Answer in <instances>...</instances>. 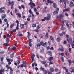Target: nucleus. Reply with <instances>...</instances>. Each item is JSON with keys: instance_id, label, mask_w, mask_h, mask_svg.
Segmentation results:
<instances>
[{"instance_id": "3c124183", "label": "nucleus", "mask_w": 74, "mask_h": 74, "mask_svg": "<svg viewBox=\"0 0 74 74\" xmlns=\"http://www.w3.org/2000/svg\"><path fill=\"white\" fill-rule=\"evenodd\" d=\"M40 40L38 39L37 40V42H40Z\"/></svg>"}, {"instance_id": "58836bf2", "label": "nucleus", "mask_w": 74, "mask_h": 74, "mask_svg": "<svg viewBox=\"0 0 74 74\" xmlns=\"http://www.w3.org/2000/svg\"><path fill=\"white\" fill-rule=\"evenodd\" d=\"M16 23H17V25H18L19 24V22H18V21L17 20L16 21Z\"/></svg>"}, {"instance_id": "774afa93", "label": "nucleus", "mask_w": 74, "mask_h": 74, "mask_svg": "<svg viewBox=\"0 0 74 74\" xmlns=\"http://www.w3.org/2000/svg\"><path fill=\"white\" fill-rule=\"evenodd\" d=\"M48 74H52V73L50 72L49 71H48Z\"/></svg>"}, {"instance_id": "f704fd0d", "label": "nucleus", "mask_w": 74, "mask_h": 74, "mask_svg": "<svg viewBox=\"0 0 74 74\" xmlns=\"http://www.w3.org/2000/svg\"><path fill=\"white\" fill-rule=\"evenodd\" d=\"M4 59V57H2L1 58V62L3 61V60Z\"/></svg>"}, {"instance_id": "13d9d810", "label": "nucleus", "mask_w": 74, "mask_h": 74, "mask_svg": "<svg viewBox=\"0 0 74 74\" xmlns=\"http://www.w3.org/2000/svg\"><path fill=\"white\" fill-rule=\"evenodd\" d=\"M58 71V69H55V72H57Z\"/></svg>"}, {"instance_id": "b1692460", "label": "nucleus", "mask_w": 74, "mask_h": 74, "mask_svg": "<svg viewBox=\"0 0 74 74\" xmlns=\"http://www.w3.org/2000/svg\"><path fill=\"white\" fill-rule=\"evenodd\" d=\"M14 23H12V24H11L10 25V28H12L13 27V26H14Z\"/></svg>"}, {"instance_id": "1a4fd4ad", "label": "nucleus", "mask_w": 74, "mask_h": 74, "mask_svg": "<svg viewBox=\"0 0 74 74\" xmlns=\"http://www.w3.org/2000/svg\"><path fill=\"white\" fill-rule=\"evenodd\" d=\"M69 10L70 8H68L67 9H65V10H63V12H64L66 11H69Z\"/></svg>"}, {"instance_id": "2f4dec72", "label": "nucleus", "mask_w": 74, "mask_h": 74, "mask_svg": "<svg viewBox=\"0 0 74 74\" xmlns=\"http://www.w3.org/2000/svg\"><path fill=\"white\" fill-rule=\"evenodd\" d=\"M61 59L62 60V61L63 62H64V58L63 57H61Z\"/></svg>"}, {"instance_id": "c03bdc74", "label": "nucleus", "mask_w": 74, "mask_h": 74, "mask_svg": "<svg viewBox=\"0 0 74 74\" xmlns=\"http://www.w3.org/2000/svg\"><path fill=\"white\" fill-rule=\"evenodd\" d=\"M50 38H51V40H53V38H52V36H50Z\"/></svg>"}, {"instance_id": "5701e85b", "label": "nucleus", "mask_w": 74, "mask_h": 74, "mask_svg": "<svg viewBox=\"0 0 74 74\" xmlns=\"http://www.w3.org/2000/svg\"><path fill=\"white\" fill-rule=\"evenodd\" d=\"M14 53H12V54L11 55V56H10L11 58H13L14 57Z\"/></svg>"}, {"instance_id": "e2e57ef3", "label": "nucleus", "mask_w": 74, "mask_h": 74, "mask_svg": "<svg viewBox=\"0 0 74 74\" xmlns=\"http://www.w3.org/2000/svg\"><path fill=\"white\" fill-rule=\"evenodd\" d=\"M66 37L67 38H69V36L68 35H66Z\"/></svg>"}, {"instance_id": "603ef678", "label": "nucleus", "mask_w": 74, "mask_h": 74, "mask_svg": "<svg viewBox=\"0 0 74 74\" xmlns=\"http://www.w3.org/2000/svg\"><path fill=\"white\" fill-rule=\"evenodd\" d=\"M6 24L7 25V27H9V23H8V22L6 23Z\"/></svg>"}, {"instance_id": "a18cd8bd", "label": "nucleus", "mask_w": 74, "mask_h": 74, "mask_svg": "<svg viewBox=\"0 0 74 74\" xmlns=\"http://www.w3.org/2000/svg\"><path fill=\"white\" fill-rule=\"evenodd\" d=\"M49 65L51 64H53V63L52 62H51V61H50V62H49Z\"/></svg>"}, {"instance_id": "e433bc0d", "label": "nucleus", "mask_w": 74, "mask_h": 74, "mask_svg": "<svg viewBox=\"0 0 74 74\" xmlns=\"http://www.w3.org/2000/svg\"><path fill=\"white\" fill-rule=\"evenodd\" d=\"M5 7H2L1 8H0V10H2L3 9H5Z\"/></svg>"}, {"instance_id": "f3484780", "label": "nucleus", "mask_w": 74, "mask_h": 74, "mask_svg": "<svg viewBox=\"0 0 74 74\" xmlns=\"http://www.w3.org/2000/svg\"><path fill=\"white\" fill-rule=\"evenodd\" d=\"M6 59L7 60V62H10V59H9V57H7Z\"/></svg>"}, {"instance_id": "4468645a", "label": "nucleus", "mask_w": 74, "mask_h": 74, "mask_svg": "<svg viewBox=\"0 0 74 74\" xmlns=\"http://www.w3.org/2000/svg\"><path fill=\"white\" fill-rule=\"evenodd\" d=\"M54 71V69L53 68H50V72H52Z\"/></svg>"}, {"instance_id": "a211bd4d", "label": "nucleus", "mask_w": 74, "mask_h": 74, "mask_svg": "<svg viewBox=\"0 0 74 74\" xmlns=\"http://www.w3.org/2000/svg\"><path fill=\"white\" fill-rule=\"evenodd\" d=\"M12 49L14 51H16V48L15 47L13 46L12 47Z\"/></svg>"}, {"instance_id": "7c9ffc66", "label": "nucleus", "mask_w": 74, "mask_h": 74, "mask_svg": "<svg viewBox=\"0 0 74 74\" xmlns=\"http://www.w3.org/2000/svg\"><path fill=\"white\" fill-rule=\"evenodd\" d=\"M3 16H2V19H3V18H5V17L6 16V15H5V14Z\"/></svg>"}, {"instance_id": "49530a36", "label": "nucleus", "mask_w": 74, "mask_h": 74, "mask_svg": "<svg viewBox=\"0 0 74 74\" xmlns=\"http://www.w3.org/2000/svg\"><path fill=\"white\" fill-rule=\"evenodd\" d=\"M6 67L7 69H9V65H6Z\"/></svg>"}, {"instance_id": "473e14b6", "label": "nucleus", "mask_w": 74, "mask_h": 74, "mask_svg": "<svg viewBox=\"0 0 74 74\" xmlns=\"http://www.w3.org/2000/svg\"><path fill=\"white\" fill-rule=\"evenodd\" d=\"M32 45V44L31 43V42H29V46H30V47H31Z\"/></svg>"}, {"instance_id": "c85d7f7f", "label": "nucleus", "mask_w": 74, "mask_h": 74, "mask_svg": "<svg viewBox=\"0 0 74 74\" xmlns=\"http://www.w3.org/2000/svg\"><path fill=\"white\" fill-rule=\"evenodd\" d=\"M18 25L17 24V27H16V30H18L19 29V28H18Z\"/></svg>"}, {"instance_id": "79ce46f5", "label": "nucleus", "mask_w": 74, "mask_h": 74, "mask_svg": "<svg viewBox=\"0 0 74 74\" xmlns=\"http://www.w3.org/2000/svg\"><path fill=\"white\" fill-rule=\"evenodd\" d=\"M27 23H28V22L27 21H25V25H26Z\"/></svg>"}, {"instance_id": "5fc2aeb1", "label": "nucleus", "mask_w": 74, "mask_h": 74, "mask_svg": "<svg viewBox=\"0 0 74 74\" xmlns=\"http://www.w3.org/2000/svg\"><path fill=\"white\" fill-rule=\"evenodd\" d=\"M29 42H32V40H31V39H29Z\"/></svg>"}, {"instance_id": "f03ea898", "label": "nucleus", "mask_w": 74, "mask_h": 74, "mask_svg": "<svg viewBox=\"0 0 74 74\" xmlns=\"http://www.w3.org/2000/svg\"><path fill=\"white\" fill-rule=\"evenodd\" d=\"M51 19V16L50 15V14L49 13L47 14V20H49Z\"/></svg>"}, {"instance_id": "a19ab883", "label": "nucleus", "mask_w": 74, "mask_h": 74, "mask_svg": "<svg viewBox=\"0 0 74 74\" xmlns=\"http://www.w3.org/2000/svg\"><path fill=\"white\" fill-rule=\"evenodd\" d=\"M18 36H23V35L22 34H20L18 35Z\"/></svg>"}, {"instance_id": "dca6fc26", "label": "nucleus", "mask_w": 74, "mask_h": 74, "mask_svg": "<svg viewBox=\"0 0 74 74\" xmlns=\"http://www.w3.org/2000/svg\"><path fill=\"white\" fill-rule=\"evenodd\" d=\"M64 48H59L58 49L59 51H64Z\"/></svg>"}, {"instance_id": "9d476101", "label": "nucleus", "mask_w": 74, "mask_h": 74, "mask_svg": "<svg viewBox=\"0 0 74 74\" xmlns=\"http://www.w3.org/2000/svg\"><path fill=\"white\" fill-rule=\"evenodd\" d=\"M47 54L49 55L50 56H52L51 52L50 51L47 52Z\"/></svg>"}, {"instance_id": "2eb2a0df", "label": "nucleus", "mask_w": 74, "mask_h": 74, "mask_svg": "<svg viewBox=\"0 0 74 74\" xmlns=\"http://www.w3.org/2000/svg\"><path fill=\"white\" fill-rule=\"evenodd\" d=\"M69 42L71 44L73 43V41H72V39L71 38H69Z\"/></svg>"}, {"instance_id": "680f3d73", "label": "nucleus", "mask_w": 74, "mask_h": 74, "mask_svg": "<svg viewBox=\"0 0 74 74\" xmlns=\"http://www.w3.org/2000/svg\"><path fill=\"white\" fill-rule=\"evenodd\" d=\"M48 72L47 71H45V73H44V74H47V73Z\"/></svg>"}, {"instance_id": "6e6552de", "label": "nucleus", "mask_w": 74, "mask_h": 74, "mask_svg": "<svg viewBox=\"0 0 74 74\" xmlns=\"http://www.w3.org/2000/svg\"><path fill=\"white\" fill-rule=\"evenodd\" d=\"M4 70L3 69H1V70H0V74H3L2 73H4Z\"/></svg>"}, {"instance_id": "09e8293b", "label": "nucleus", "mask_w": 74, "mask_h": 74, "mask_svg": "<svg viewBox=\"0 0 74 74\" xmlns=\"http://www.w3.org/2000/svg\"><path fill=\"white\" fill-rule=\"evenodd\" d=\"M32 4L33 6L34 7H35L36 6L35 4H34V3H32Z\"/></svg>"}, {"instance_id": "c756f323", "label": "nucleus", "mask_w": 74, "mask_h": 74, "mask_svg": "<svg viewBox=\"0 0 74 74\" xmlns=\"http://www.w3.org/2000/svg\"><path fill=\"white\" fill-rule=\"evenodd\" d=\"M58 13V12L57 11H55L54 12H53V14H57Z\"/></svg>"}, {"instance_id": "0eeeda50", "label": "nucleus", "mask_w": 74, "mask_h": 74, "mask_svg": "<svg viewBox=\"0 0 74 74\" xmlns=\"http://www.w3.org/2000/svg\"><path fill=\"white\" fill-rule=\"evenodd\" d=\"M63 17L64 16H63L62 14H61L60 15H59V17L60 18V19H61L62 20L63 19Z\"/></svg>"}, {"instance_id": "423d86ee", "label": "nucleus", "mask_w": 74, "mask_h": 74, "mask_svg": "<svg viewBox=\"0 0 74 74\" xmlns=\"http://www.w3.org/2000/svg\"><path fill=\"white\" fill-rule=\"evenodd\" d=\"M66 25L67 26L69 27H71L73 26L71 24H68V23H67Z\"/></svg>"}, {"instance_id": "f8f14e48", "label": "nucleus", "mask_w": 74, "mask_h": 74, "mask_svg": "<svg viewBox=\"0 0 74 74\" xmlns=\"http://www.w3.org/2000/svg\"><path fill=\"white\" fill-rule=\"evenodd\" d=\"M53 59V57H50V58H49L48 60L50 62H51L52 60Z\"/></svg>"}, {"instance_id": "aec40b11", "label": "nucleus", "mask_w": 74, "mask_h": 74, "mask_svg": "<svg viewBox=\"0 0 74 74\" xmlns=\"http://www.w3.org/2000/svg\"><path fill=\"white\" fill-rule=\"evenodd\" d=\"M68 62H69V66H70L71 64V63H72L71 60H68Z\"/></svg>"}, {"instance_id": "a878e982", "label": "nucleus", "mask_w": 74, "mask_h": 74, "mask_svg": "<svg viewBox=\"0 0 74 74\" xmlns=\"http://www.w3.org/2000/svg\"><path fill=\"white\" fill-rule=\"evenodd\" d=\"M0 10V13H5V12L4 11V10Z\"/></svg>"}, {"instance_id": "338daca9", "label": "nucleus", "mask_w": 74, "mask_h": 74, "mask_svg": "<svg viewBox=\"0 0 74 74\" xmlns=\"http://www.w3.org/2000/svg\"><path fill=\"white\" fill-rule=\"evenodd\" d=\"M1 53L2 54H3L4 53V51H2L1 52Z\"/></svg>"}, {"instance_id": "4d7b16f0", "label": "nucleus", "mask_w": 74, "mask_h": 74, "mask_svg": "<svg viewBox=\"0 0 74 74\" xmlns=\"http://www.w3.org/2000/svg\"><path fill=\"white\" fill-rule=\"evenodd\" d=\"M7 20V18H5L4 19V21L5 22H6Z\"/></svg>"}, {"instance_id": "72a5a7b5", "label": "nucleus", "mask_w": 74, "mask_h": 74, "mask_svg": "<svg viewBox=\"0 0 74 74\" xmlns=\"http://www.w3.org/2000/svg\"><path fill=\"white\" fill-rule=\"evenodd\" d=\"M23 64H27V63H26V61H23Z\"/></svg>"}, {"instance_id": "864d4df0", "label": "nucleus", "mask_w": 74, "mask_h": 74, "mask_svg": "<svg viewBox=\"0 0 74 74\" xmlns=\"http://www.w3.org/2000/svg\"><path fill=\"white\" fill-rule=\"evenodd\" d=\"M29 13H30V14H32V10H31V9H30V10H29Z\"/></svg>"}, {"instance_id": "4be33fe9", "label": "nucleus", "mask_w": 74, "mask_h": 74, "mask_svg": "<svg viewBox=\"0 0 74 74\" xmlns=\"http://www.w3.org/2000/svg\"><path fill=\"white\" fill-rule=\"evenodd\" d=\"M57 41L59 42L60 41V38L59 37H58V38H57Z\"/></svg>"}, {"instance_id": "69168bd1", "label": "nucleus", "mask_w": 74, "mask_h": 74, "mask_svg": "<svg viewBox=\"0 0 74 74\" xmlns=\"http://www.w3.org/2000/svg\"><path fill=\"white\" fill-rule=\"evenodd\" d=\"M56 10L58 12V11L59 10V9L58 8H56Z\"/></svg>"}, {"instance_id": "6e6d98bb", "label": "nucleus", "mask_w": 74, "mask_h": 74, "mask_svg": "<svg viewBox=\"0 0 74 74\" xmlns=\"http://www.w3.org/2000/svg\"><path fill=\"white\" fill-rule=\"evenodd\" d=\"M34 11H35V12H37V9L36 8H34Z\"/></svg>"}, {"instance_id": "f257e3e1", "label": "nucleus", "mask_w": 74, "mask_h": 74, "mask_svg": "<svg viewBox=\"0 0 74 74\" xmlns=\"http://www.w3.org/2000/svg\"><path fill=\"white\" fill-rule=\"evenodd\" d=\"M8 4L9 5L12 4V7H11V9H12L13 8V5H14V2L13 1H12V2H10V0H8Z\"/></svg>"}, {"instance_id": "412c9836", "label": "nucleus", "mask_w": 74, "mask_h": 74, "mask_svg": "<svg viewBox=\"0 0 74 74\" xmlns=\"http://www.w3.org/2000/svg\"><path fill=\"white\" fill-rule=\"evenodd\" d=\"M53 7L54 8H56L57 7V4L55 3H53Z\"/></svg>"}, {"instance_id": "8fccbe9b", "label": "nucleus", "mask_w": 74, "mask_h": 74, "mask_svg": "<svg viewBox=\"0 0 74 74\" xmlns=\"http://www.w3.org/2000/svg\"><path fill=\"white\" fill-rule=\"evenodd\" d=\"M21 8H23V9H25L24 6V5H21Z\"/></svg>"}, {"instance_id": "7ed1b4c3", "label": "nucleus", "mask_w": 74, "mask_h": 74, "mask_svg": "<svg viewBox=\"0 0 74 74\" xmlns=\"http://www.w3.org/2000/svg\"><path fill=\"white\" fill-rule=\"evenodd\" d=\"M60 2H64V4H65V6L66 5V0H60Z\"/></svg>"}, {"instance_id": "39448f33", "label": "nucleus", "mask_w": 74, "mask_h": 74, "mask_svg": "<svg viewBox=\"0 0 74 74\" xmlns=\"http://www.w3.org/2000/svg\"><path fill=\"white\" fill-rule=\"evenodd\" d=\"M69 6L71 8L73 7L74 6V4H73V2H70Z\"/></svg>"}, {"instance_id": "bb28decb", "label": "nucleus", "mask_w": 74, "mask_h": 74, "mask_svg": "<svg viewBox=\"0 0 74 74\" xmlns=\"http://www.w3.org/2000/svg\"><path fill=\"white\" fill-rule=\"evenodd\" d=\"M6 41L7 43H9L10 42L8 38L6 39Z\"/></svg>"}, {"instance_id": "6ab92c4d", "label": "nucleus", "mask_w": 74, "mask_h": 74, "mask_svg": "<svg viewBox=\"0 0 74 74\" xmlns=\"http://www.w3.org/2000/svg\"><path fill=\"white\" fill-rule=\"evenodd\" d=\"M9 43H4L3 44V45L6 46V47H8V46H9Z\"/></svg>"}, {"instance_id": "4c0bfd02", "label": "nucleus", "mask_w": 74, "mask_h": 74, "mask_svg": "<svg viewBox=\"0 0 74 74\" xmlns=\"http://www.w3.org/2000/svg\"><path fill=\"white\" fill-rule=\"evenodd\" d=\"M41 62L43 63V64L45 65L46 64V61H42Z\"/></svg>"}, {"instance_id": "c9c22d12", "label": "nucleus", "mask_w": 74, "mask_h": 74, "mask_svg": "<svg viewBox=\"0 0 74 74\" xmlns=\"http://www.w3.org/2000/svg\"><path fill=\"white\" fill-rule=\"evenodd\" d=\"M48 33H46L45 35V37L46 38H47L48 37Z\"/></svg>"}, {"instance_id": "bf43d9fd", "label": "nucleus", "mask_w": 74, "mask_h": 74, "mask_svg": "<svg viewBox=\"0 0 74 74\" xmlns=\"http://www.w3.org/2000/svg\"><path fill=\"white\" fill-rule=\"evenodd\" d=\"M27 33L28 34V35H29V36H30L31 35V34H30V33L29 32H27Z\"/></svg>"}, {"instance_id": "cd10ccee", "label": "nucleus", "mask_w": 74, "mask_h": 74, "mask_svg": "<svg viewBox=\"0 0 74 74\" xmlns=\"http://www.w3.org/2000/svg\"><path fill=\"white\" fill-rule=\"evenodd\" d=\"M36 27V24L32 25V27Z\"/></svg>"}, {"instance_id": "393cba45", "label": "nucleus", "mask_w": 74, "mask_h": 74, "mask_svg": "<svg viewBox=\"0 0 74 74\" xmlns=\"http://www.w3.org/2000/svg\"><path fill=\"white\" fill-rule=\"evenodd\" d=\"M16 15L18 16L19 17V18H21V14H19V13H17L16 14Z\"/></svg>"}, {"instance_id": "20e7f679", "label": "nucleus", "mask_w": 74, "mask_h": 74, "mask_svg": "<svg viewBox=\"0 0 74 74\" xmlns=\"http://www.w3.org/2000/svg\"><path fill=\"white\" fill-rule=\"evenodd\" d=\"M40 44L44 46L45 47H47V44L46 42L44 44H43V42H41Z\"/></svg>"}, {"instance_id": "ea45409f", "label": "nucleus", "mask_w": 74, "mask_h": 74, "mask_svg": "<svg viewBox=\"0 0 74 74\" xmlns=\"http://www.w3.org/2000/svg\"><path fill=\"white\" fill-rule=\"evenodd\" d=\"M40 69L41 70H43V71H44V70H45V69H44V68H42V67H41Z\"/></svg>"}, {"instance_id": "ddd939ff", "label": "nucleus", "mask_w": 74, "mask_h": 74, "mask_svg": "<svg viewBox=\"0 0 74 74\" xmlns=\"http://www.w3.org/2000/svg\"><path fill=\"white\" fill-rule=\"evenodd\" d=\"M24 24H20V28L21 29H23L24 27Z\"/></svg>"}, {"instance_id": "9b49d317", "label": "nucleus", "mask_w": 74, "mask_h": 74, "mask_svg": "<svg viewBox=\"0 0 74 74\" xmlns=\"http://www.w3.org/2000/svg\"><path fill=\"white\" fill-rule=\"evenodd\" d=\"M61 29L62 30H64L66 29V28L63 27L64 25H61Z\"/></svg>"}, {"instance_id": "0e129e2a", "label": "nucleus", "mask_w": 74, "mask_h": 74, "mask_svg": "<svg viewBox=\"0 0 74 74\" xmlns=\"http://www.w3.org/2000/svg\"><path fill=\"white\" fill-rule=\"evenodd\" d=\"M32 4V2H30V3L29 4V5H31Z\"/></svg>"}, {"instance_id": "37998d69", "label": "nucleus", "mask_w": 74, "mask_h": 74, "mask_svg": "<svg viewBox=\"0 0 74 74\" xmlns=\"http://www.w3.org/2000/svg\"><path fill=\"white\" fill-rule=\"evenodd\" d=\"M40 44L38 43L37 45V47H40Z\"/></svg>"}, {"instance_id": "052dcab7", "label": "nucleus", "mask_w": 74, "mask_h": 74, "mask_svg": "<svg viewBox=\"0 0 74 74\" xmlns=\"http://www.w3.org/2000/svg\"><path fill=\"white\" fill-rule=\"evenodd\" d=\"M35 56V55L33 54V56H32V58H34Z\"/></svg>"}, {"instance_id": "de8ad7c7", "label": "nucleus", "mask_w": 74, "mask_h": 74, "mask_svg": "<svg viewBox=\"0 0 74 74\" xmlns=\"http://www.w3.org/2000/svg\"><path fill=\"white\" fill-rule=\"evenodd\" d=\"M51 1V0H47V2L48 3H49Z\"/></svg>"}]
</instances>
